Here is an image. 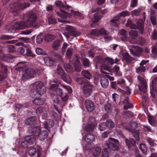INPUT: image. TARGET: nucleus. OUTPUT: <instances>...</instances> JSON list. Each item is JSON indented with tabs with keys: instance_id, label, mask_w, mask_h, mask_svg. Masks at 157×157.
I'll use <instances>...</instances> for the list:
<instances>
[{
	"instance_id": "obj_8",
	"label": "nucleus",
	"mask_w": 157,
	"mask_h": 157,
	"mask_svg": "<svg viewBox=\"0 0 157 157\" xmlns=\"http://www.w3.org/2000/svg\"><path fill=\"white\" fill-rule=\"evenodd\" d=\"M125 143L128 150L134 151L136 152L137 150V148L136 146V141L132 138L125 140Z\"/></svg>"
},
{
	"instance_id": "obj_56",
	"label": "nucleus",
	"mask_w": 157,
	"mask_h": 157,
	"mask_svg": "<svg viewBox=\"0 0 157 157\" xmlns=\"http://www.w3.org/2000/svg\"><path fill=\"white\" fill-rule=\"evenodd\" d=\"M124 89V94H126L128 95H130L131 93V89L128 87L125 86L124 88H123Z\"/></svg>"
},
{
	"instance_id": "obj_3",
	"label": "nucleus",
	"mask_w": 157,
	"mask_h": 157,
	"mask_svg": "<svg viewBox=\"0 0 157 157\" xmlns=\"http://www.w3.org/2000/svg\"><path fill=\"white\" fill-rule=\"evenodd\" d=\"M24 17H27V20L26 22H28V25L30 27L37 29L39 27L38 23L36 22L37 15L36 13L30 11L28 12L26 14H24Z\"/></svg>"
},
{
	"instance_id": "obj_1",
	"label": "nucleus",
	"mask_w": 157,
	"mask_h": 157,
	"mask_svg": "<svg viewBox=\"0 0 157 157\" xmlns=\"http://www.w3.org/2000/svg\"><path fill=\"white\" fill-rule=\"evenodd\" d=\"M106 147H105L102 152V157H109V153L110 151H118L119 150V142L117 140L109 138L108 142H106Z\"/></svg>"
},
{
	"instance_id": "obj_25",
	"label": "nucleus",
	"mask_w": 157,
	"mask_h": 157,
	"mask_svg": "<svg viewBox=\"0 0 157 157\" xmlns=\"http://www.w3.org/2000/svg\"><path fill=\"white\" fill-rule=\"evenodd\" d=\"M44 128H52L54 125V123L52 120H48L43 123Z\"/></svg>"
},
{
	"instance_id": "obj_26",
	"label": "nucleus",
	"mask_w": 157,
	"mask_h": 157,
	"mask_svg": "<svg viewBox=\"0 0 157 157\" xmlns=\"http://www.w3.org/2000/svg\"><path fill=\"white\" fill-rule=\"evenodd\" d=\"M40 128H28V131L33 135L37 136L39 135V132Z\"/></svg>"
},
{
	"instance_id": "obj_23",
	"label": "nucleus",
	"mask_w": 157,
	"mask_h": 157,
	"mask_svg": "<svg viewBox=\"0 0 157 157\" xmlns=\"http://www.w3.org/2000/svg\"><path fill=\"white\" fill-rule=\"evenodd\" d=\"M44 61L45 64L48 66H52L54 64L53 59L49 57H44L43 59Z\"/></svg>"
},
{
	"instance_id": "obj_16",
	"label": "nucleus",
	"mask_w": 157,
	"mask_h": 157,
	"mask_svg": "<svg viewBox=\"0 0 157 157\" xmlns=\"http://www.w3.org/2000/svg\"><path fill=\"white\" fill-rule=\"evenodd\" d=\"M85 106L87 110L90 112L93 111L95 108L94 103L92 101L89 100H86L85 102Z\"/></svg>"
},
{
	"instance_id": "obj_27",
	"label": "nucleus",
	"mask_w": 157,
	"mask_h": 157,
	"mask_svg": "<svg viewBox=\"0 0 157 157\" xmlns=\"http://www.w3.org/2000/svg\"><path fill=\"white\" fill-rule=\"evenodd\" d=\"M123 59L125 60L127 63H131L133 60L132 58L130 56L128 53L127 52H125L123 55Z\"/></svg>"
},
{
	"instance_id": "obj_11",
	"label": "nucleus",
	"mask_w": 157,
	"mask_h": 157,
	"mask_svg": "<svg viewBox=\"0 0 157 157\" xmlns=\"http://www.w3.org/2000/svg\"><path fill=\"white\" fill-rule=\"evenodd\" d=\"M48 108L40 107L37 109L36 113L38 116L41 115L42 118L45 119L48 117Z\"/></svg>"
},
{
	"instance_id": "obj_5",
	"label": "nucleus",
	"mask_w": 157,
	"mask_h": 157,
	"mask_svg": "<svg viewBox=\"0 0 157 157\" xmlns=\"http://www.w3.org/2000/svg\"><path fill=\"white\" fill-rule=\"evenodd\" d=\"M36 75V71L31 68L24 70L22 73L21 80L24 81L35 77Z\"/></svg>"
},
{
	"instance_id": "obj_15",
	"label": "nucleus",
	"mask_w": 157,
	"mask_h": 157,
	"mask_svg": "<svg viewBox=\"0 0 157 157\" xmlns=\"http://www.w3.org/2000/svg\"><path fill=\"white\" fill-rule=\"evenodd\" d=\"M97 123L94 117H90L87 120L86 128H95L97 126Z\"/></svg>"
},
{
	"instance_id": "obj_61",
	"label": "nucleus",
	"mask_w": 157,
	"mask_h": 157,
	"mask_svg": "<svg viewBox=\"0 0 157 157\" xmlns=\"http://www.w3.org/2000/svg\"><path fill=\"white\" fill-rule=\"evenodd\" d=\"M72 53L71 49L68 48L66 52V57L68 59H70L71 57Z\"/></svg>"
},
{
	"instance_id": "obj_46",
	"label": "nucleus",
	"mask_w": 157,
	"mask_h": 157,
	"mask_svg": "<svg viewBox=\"0 0 157 157\" xmlns=\"http://www.w3.org/2000/svg\"><path fill=\"white\" fill-rule=\"evenodd\" d=\"M30 4L28 3H24L19 4L18 6L20 9L23 10L29 6Z\"/></svg>"
},
{
	"instance_id": "obj_62",
	"label": "nucleus",
	"mask_w": 157,
	"mask_h": 157,
	"mask_svg": "<svg viewBox=\"0 0 157 157\" xmlns=\"http://www.w3.org/2000/svg\"><path fill=\"white\" fill-rule=\"evenodd\" d=\"M99 32L100 33V35H108L109 34V32L107 31H106L104 29L101 28L100 30H99Z\"/></svg>"
},
{
	"instance_id": "obj_50",
	"label": "nucleus",
	"mask_w": 157,
	"mask_h": 157,
	"mask_svg": "<svg viewBox=\"0 0 157 157\" xmlns=\"http://www.w3.org/2000/svg\"><path fill=\"white\" fill-rule=\"evenodd\" d=\"M48 23L49 24H54L57 23L56 19L53 16H51L48 18Z\"/></svg>"
},
{
	"instance_id": "obj_12",
	"label": "nucleus",
	"mask_w": 157,
	"mask_h": 157,
	"mask_svg": "<svg viewBox=\"0 0 157 157\" xmlns=\"http://www.w3.org/2000/svg\"><path fill=\"white\" fill-rule=\"evenodd\" d=\"M66 30L69 31L71 36L76 37L80 34V33L78 31L75 30V28L70 25H67L66 27Z\"/></svg>"
},
{
	"instance_id": "obj_51",
	"label": "nucleus",
	"mask_w": 157,
	"mask_h": 157,
	"mask_svg": "<svg viewBox=\"0 0 157 157\" xmlns=\"http://www.w3.org/2000/svg\"><path fill=\"white\" fill-rule=\"evenodd\" d=\"M61 100L64 102H66L68 100L69 95L67 93H63L60 96Z\"/></svg>"
},
{
	"instance_id": "obj_32",
	"label": "nucleus",
	"mask_w": 157,
	"mask_h": 157,
	"mask_svg": "<svg viewBox=\"0 0 157 157\" xmlns=\"http://www.w3.org/2000/svg\"><path fill=\"white\" fill-rule=\"evenodd\" d=\"M110 25L112 27H117L120 24L119 19L114 18L110 21Z\"/></svg>"
},
{
	"instance_id": "obj_54",
	"label": "nucleus",
	"mask_w": 157,
	"mask_h": 157,
	"mask_svg": "<svg viewBox=\"0 0 157 157\" xmlns=\"http://www.w3.org/2000/svg\"><path fill=\"white\" fill-rule=\"evenodd\" d=\"M35 51L36 53L38 55H45L46 54L45 51L40 48H37Z\"/></svg>"
},
{
	"instance_id": "obj_53",
	"label": "nucleus",
	"mask_w": 157,
	"mask_h": 157,
	"mask_svg": "<svg viewBox=\"0 0 157 157\" xmlns=\"http://www.w3.org/2000/svg\"><path fill=\"white\" fill-rule=\"evenodd\" d=\"M141 9L138 8L137 9L132 10L131 13L132 16H138L140 15V12Z\"/></svg>"
},
{
	"instance_id": "obj_41",
	"label": "nucleus",
	"mask_w": 157,
	"mask_h": 157,
	"mask_svg": "<svg viewBox=\"0 0 157 157\" xmlns=\"http://www.w3.org/2000/svg\"><path fill=\"white\" fill-rule=\"evenodd\" d=\"M36 152V149L35 147H30L28 151L29 155L31 156H33Z\"/></svg>"
},
{
	"instance_id": "obj_7",
	"label": "nucleus",
	"mask_w": 157,
	"mask_h": 157,
	"mask_svg": "<svg viewBox=\"0 0 157 157\" xmlns=\"http://www.w3.org/2000/svg\"><path fill=\"white\" fill-rule=\"evenodd\" d=\"M35 140V138L33 136H27L21 142V146L23 147L26 148L31 144H34Z\"/></svg>"
},
{
	"instance_id": "obj_58",
	"label": "nucleus",
	"mask_w": 157,
	"mask_h": 157,
	"mask_svg": "<svg viewBox=\"0 0 157 157\" xmlns=\"http://www.w3.org/2000/svg\"><path fill=\"white\" fill-rule=\"evenodd\" d=\"M56 94L59 96H60L63 93L62 90L59 88L55 89Z\"/></svg>"
},
{
	"instance_id": "obj_59",
	"label": "nucleus",
	"mask_w": 157,
	"mask_h": 157,
	"mask_svg": "<svg viewBox=\"0 0 157 157\" xmlns=\"http://www.w3.org/2000/svg\"><path fill=\"white\" fill-rule=\"evenodd\" d=\"M61 86L65 89L69 93H71L72 92L71 88L69 86L62 84Z\"/></svg>"
},
{
	"instance_id": "obj_28",
	"label": "nucleus",
	"mask_w": 157,
	"mask_h": 157,
	"mask_svg": "<svg viewBox=\"0 0 157 157\" xmlns=\"http://www.w3.org/2000/svg\"><path fill=\"white\" fill-rule=\"evenodd\" d=\"M56 73L61 77L63 76L64 74H65V73L62 67L59 65H58L57 66V69L56 70Z\"/></svg>"
},
{
	"instance_id": "obj_48",
	"label": "nucleus",
	"mask_w": 157,
	"mask_h": 157,
	"mask_svg": "<svg viewBox=\"0 0 157 157\" xmlns=\"http://www.w3.org/2000/svg\"><path fill=\"white\" fill-rule=\"evenodd\" d=\"M26 50V55L27 56L32 57H35V55L33 53L30 48H28Z\"/></svg>"
},
{
	"instance_id": "obj_18",
	"label": "nucleus",
	"mask_w": 157,
	"mask_h": 157,
	"mask_svg": "<svg viewBox=\"0 0 157 157\" xmlns=\"http://www.w3.org/2000/svg\"><path fill=\"white\" fill-rule=\"evenodd\" d=\"M104 126H106L107 128H113L114 124L112 120L109 119L105 122L101 123L99 125L100 128H104Z\"/></svg>"
},
{
	"instance_id": "obj_36",
	"label": "nucleus",
	"mask_w": 157,
	"mask_h": 157,
	"mask_svg": "<svg viewBox=\"0 0 157 157\" xmlns=\"http://www.w3.org/2000/svg\"><path fill=\"white\" fill-rule=\"evenodd\" d=\"M68 15L67 16L69 17H70L71 16H73L75 17H80L81 16V13L77 11H74L73 10H71V13L70 14L68 13Z\"/></svg>"
},
{
	"instance_id": "obj_9",
	"label": "nucleus",
	"mask_w": 157,
	"mask_h": 157,
	"mask_svg": "<svg viewBox=\"0 0 157 157\" xmlns=\"http://www.w3.org/2000/svg\"><path fill=\"white\" fill-rule=\"evenodd\" d=\"M93 86L89 83H85L83 85L82 90L84 96L88 97L91 95L93 91Z\"/></svg>"
},
{
	"instance_id": "obj_30",
	"label": "nucleus",
	"mask_w": 157,
	"mask_h": 157,
	"mask_svg": "<svg viewBox=\"0 0 157 157\" xmlns=\"http://www.w3.org/2000/svg\"><path fill=\"white\" fill-rule=\"evenodd\" d=\"M36 120V117H31L26 120L25 123L27 125L32 124L34 123Z\"/></svg>"
},
{
	"instance_id": "obj_63",
	"label": "nucleus",
	"mask_w": 157,
	"mask_h": 157,
	"mask_svg": "<svg viewBox=\"0 0 157 157\" xmlns=\"http://www.w3.org/2000/svg\"><path fill=\"white\" fill-rule=\"evenodd\" d=\"M138 4V0H131L130 4V6L134 7L136 6Z\"/></svg>"
},
{
	"instance_id": "obj_14",
	"label": "nucleus",
	"mask_w": 157,
	"mask_h": 157,
	"mask_svg": "<svg viewBox=\"0 0 157 157\" xmlns=\"http://www.w3.org/2000/svg\"><path fill=\"white\" fill-rule=\"evenodd\" d=\"M131 20H128L126 24V26H130V28L132 29H137L140 30V33L141 34H142L143 33V25L140 23H137V25H132L131 26Z\"/></svg>"
},
{
	"instance_id": "obj_52",
	"label": "nucleus",
	"mask_w": 157,
	"mask_h": 157,
	"mask_svg": "<svg viewBox=\"0 0 157 157\" xmlns=\"http://www.w3.org/2000/svg\"><path fill=\"white\" fill-rule=\"evenodd\" d=\"M43 38V36L42 34H39L36 38V42L37 44H40L42 41Z\"/></svg>"
},
{
	"instance_id": "obj_40",
	"label": "nucleus",
	"mask_w": 157,
	"mask_h": 157,
	"mask_svg": "<svg viewBox=\"0 0 157 157\" xmlns=\"http://www.w3.org/2000/svg\"><path fill=\"white\" fill-rule=\"evenodd\" d=\"M129 35L130 37L133 39H135L137 36L138 32L136 30H132L129 32Z\"/></svg>"
},
{
	"instance_id": "obj_35",
	"label": "nucleus",
	"mask_w": 157,
	"mask_h": 157,
	"mask_svg": "<svg viewBox=\"0 0 157 157\" xmlns=\"http://www.w3.org/2000/svg\"><path fill=\"white\" fill-rule=\"evenodd\" d=\"M81 73L83 76L88 79H90L92 78L91 73L87 71L83 70Z\"/></svg>"
},
{
	"instance_id": "obj_22",
	"label": "nucleus",
	"mask_w": 157,
	"mask_h": 157,
	"mask_svg": "<svg viewBox=\"0 0 157 157\" xmlns=\"http://www.w3.org/2000/svg\"><path fill=\"white\" fill-rule=\"evenodd\" d=\"M39 135L38 136L40 138V140L41 141H43L47 138L48 135V132L47 130H43L41 132V130L40 129L39 133Z\"/></svg>"
},
{
	"instance_id": "obj_4",
	"label": "nucleus",
	"mask_w": 157,
	"mask_h": 157,
	"mask_svg": "<svg viewBox=\"0 0 157 157\" xmlns=\"http://www.w3.org/2000/svg\"><path fill=\"white\" fill-rule=\"evenodd\" d=\"M65 5H64L62 2L60 1H57L55 2L56 5L59 7L60 11H57L56 13L57 15L63 19H66L68 15V13L65 11L64 10H67L70 8L71 7L67 5L66 2H65Z\"/></svg>"
},
{
	"instance_id": "obj_39",
	"label": "nucleus",
	"mask_w": 157,
	"mask_h": 157,
	"mask_svg": "<svg viewBox=\"0 0 157 157\" xmlns=\"http://www.w3.org/2000/svg\"><path fill=\"white\" fill-rule=\"evenodd\" d=\"M61 77L63 80L67 83H69L71 82V79L68 75L65 74L63 76Z\"/></svg>"
},
{
	"instance_id": "obj_29",
	"label": "nucleus",
	"mask_w": 157,
	"mask_h": 157,
	"mask_svg": "<svg viewBox=\"0 0 157 157\" xmlns=\"http://www.w3.org/2000/svg\"><path fill=\"white\" fill-rule=\"evenodd\" d=\"M61 45V41L59 40L54 41L52 44V47L55 50H57Z\"/></svg>"
},
{
	"instance_id": "obj_24",
	"label": "nucleus",
	"mask_w": 157,
	"mask_h": 157,
	"mask_svg": "<svg viewBox=\"0 0 157 157\" xmlns=\"http://www.w3.org/2000/svg\"><path fill=\"white\" fill-rule=\"evenodd\" d=\"M100 83L102 86L103 88H106L109 85V81L105 76L101 77Z\"/></svg>"
},
{
	"instance_id": "obj_19",
	"label": "nucleus",
	"mask_w": 157,
	"mask_h": 157,
	"mask_svg": "<svg viewBox=\"0 0 157 157\" xmlns=\"http://www.w3.org/2000/svg\"><path fill=\"white\" fill-rule=\"evenodd\" d=\"M129 131L131 132L132 133V136L135 138L137 141H139L140 140L139 137V131L138 130H136L135 129L136 128H125Z\"/></svg>"
},
{
	"instance_id": "obj_10",
	"label": "nucleus",
	"mask_w": 157,
	"mask_h": 157,
	"mask_svg": "<svg viewBox=\"0 0 157 157\" xmlns=\"http://www.w3.org/2000/svg\"><path fill=\"white\" fill-rule=\"evenodd\" d=\"M30 27L28 25V22L26 21L18 22L13 25L12 29L15 30L22 29L25 28Z\"/></svg>"
},
{
	"instance_id": "obj_60",
	"label": "nucleus",
	"mask_w": 157,
	"mask_h": 157,
	"mask_svg": "<svg viewBox=\"0 0 157 157\" xmlns=\"http://www.w3.org/2000/svg\"><path fill=\"white\" fill-rule=\"evenodd\" d=\"M91 34L95 36H99L100 35V33L99 30L93 29L91 32Z\"/></svg>"
},
{
	"instance_id": "obj_6",
	"label": "nucleus",
	"mask_w": 157,
	"mask_h": 157,
	"mask_svg": "<svg viewBox=\"0 0 157 157\" xmlns=\"http://www.w3.org/2000/svg\"><path fill=\"white\" fill-rule=\"evenodd\" d=\"M34 86L35 87L36 91L37 94L41 96L44 94L46 91L45 87L43 83L41 82H36L33 83Z\"/></svg>"
},
{
	"instance_id": "obj_64",
	"label": "nucleus",
	"mask_w": 157,
	"mask_h": 157,
	"mask_svg": "<svg viewBox=\"0 0 157 157\" xmlns=\"http://www.w3.org/2000/svg\"><path fill=\"white\" fill-rule=\"evenodd\" d=\"M37 157H40L41 155V151L42 150V148L40 146H37Z\"/></svg>"
},
{
	"instance_id": "obj_17",
	"label": "nucleus",
	"mask_w": 157,
	"mask_h": 157,
	"mask_svg": "<svg viewBox=\"0 0 157 157\" xmlns=\"http://www.w3.org/2000/svg\"><path fill=\"white\" fill-rule=\"evenodd\" d=\"M134 47V50L132 49H130V52L133 55L139 56L143 52L142 48L138 46H133Z\"/></svg>"
},
{
	"instance_id": "obj_49",
	"label": "nucleus",
	"mask_w": 157,
	"mask_h": 157,
	"mask_svg": "<svg viewBox=\"0 0 157 157\" xmlns=\"http://www.w3.org/2000/svg\"><path fill=\"white\" fill-rule=\"evenodd\" d=\"M101 18L100 16H98L97 13H95L94 15V17L92 19V21L93 22L95 23L98 21Z\"/></svg>"
},
{
	"instance_id": "obj_43",
	"label": "nucleus",
	"mask_w": 157,
	"mask_h": 157,
	"mask_svg": "<svg viewBox=\"0 0 157 157\" xmlns=\"http://www.w3.org/2000/svg\"><path fill=\"white\" fill-rule=\"evenodd\" d=\"M151 52V56L155 58L157 57V47L155 45L152 48Z\"/></svg>"
},
{
	"instance_id": "obj_33",
	"label": "nucleus",
	"mask_w": 157,
	"mask_h": 157,
	"mask_svg": "<svg viewBox=\"0 0 157 157\" xmlns=\"http://www.w3.org/2000/svg\"><path fill=\"white\" fill-rule=\"evenodd\" d=\"M23 62H20L17 64V67H16V70L21 71H24L25 68V66L23 63Z\"/></svg>"
},
{
	"instance_id": "obj_57",
	"label": "nucleus",
	"mask_w": 157,
	"mask_h": 157,
	"mask_svg": "<svg viewBox=\"0 0 157 157\" xmlns=\"http://www.w3.org/2000/svg\"><path fill=\"white\" fill-rule=\"evenodd\" d=\"M120 16L125 17L128 16L130 15V13L127 10L123 11L119 13Z\"/></svg>"
},
{
	"instance_id": "obj_38",
	"label": "nucleus",
	"mask_w": 157,
	"mask_h": 157,
	"mask_svg": "<svg viewBox=\"0 0 157 157\" xmlns=\"http://www.w3.org/2000/svg\"><path fill=\"white\" fill-rule=\"evenodd\" d=\"M104 108L105 111L108 113L111 112L112 110L111 105L109 103H107L105 105Z\"/></svg>"
},
{
	"instance_id": "obj_47",
	"label": "nucleus",
	"mask_w": 157,
	"mask_h": 157,
	"mask_svg": "<svg viewBox=\"0 0 157 157\" xmlns=\"http://www.w3.org/2000/svg\"><path fill=\"white\" fill-rule=\"evenodd\" d=\"M55 36L50 34H48L45 36V39L46 41H49L52 40L55 38Z\"/></svg>"
},
{
	"instance_id": "obj_55",
	"label": "nucleus",
	"mask_w": 157,
	"mask_h": 157,
	"mask_svg": "<svg viewBox=\"0 0 157 157\" xmlns=\"http://www.w3.org/2000/svg\"><path fill=\"white\" fill-rule=\"evenodd\" d=\"M140 148L143 153H145L146 152L147 147L145 144H140Z\"/></svg>"
},
{
	"instance_id": "obj_2",
	"label": "nucleus",
	"mask_w": 157,
	"mask_h": 157,
	"mask_svg": "<svg viewBox=\"0 0 157 157\" xmlns=\"http://www.w3.org/2000/svg\"><path fill=\"white\" fill-rule=\"evenodd\" d=\"M137 79L138 81V86L140 91L141 92V94L142 93L144 94V95L142 96V99L144 101H147V98L146 96V92L147 86V82L146 79L144 77L140 76L137 77Z\"/></svg>"
},
{
	"instance_id": "obj_45",
	"label": "nucleus",
	"mask_w": 157,
	"mask_h": 157,
	"mask_svg": "<svg viewBox=\"0 0 157 157\" xmlns=\"http://www.w3.org/2000/svg\"><path fill=\"white\" fill-rule=\"evenodd\" d=\"M146 70L145 67L144 66H140V67L136 69V71L139 74L143 72H144Z\"/></svg>"
},
{
	"instance_id": "obj_37",
	"label": "nucleus",
	"mask_w": 157,
	"mask_h": 157,
	"mask_svg": "<svg viewBox=\"0 0 157 157\" xmlns=\"http://www.w3.org/2000/svg\"><path fill=\"white\" fill-rule=\"evenodd\" d=\"M101 151V149L100 147H96L94 150L93 151V155L95 157H97L100 154Z\"/></svg>"
},
{
	"instance_id": "obj_34",
	"label": "nucleus",
	"mask_w": 157,
	"mask_h": 157,
	"mask_svg": "<svg viewBox=\"0 0 157 157\" xmlns=\"http://www.w3.org/2000/svg\"><path fill=\"white\" fill-rule=\"evenodd\" d=\"M118 34L120 36H122L121 38L123 40H125L127 38L128 34L127 31L124 29H122L118 32Z\"/></svg>"
},
{
	"instance_id": "obj_31",
	"label": "nucleus",
	"mask_w": 157,
	"mask_h": 157,
	"mask_svg": "<svg viewBox=\"0 0 157 157\" xmlns=\"http://www.w3.org/2000/svg\"><path fill=\"white\" fill-rule=\"evenodd\" d=\"M33 103L36 105H43L44 102V100L43 98H36L33 101Z\"/></svg>"
},
{
	"instance_id": "obj_13",
	"label": "nucleus",
	"mask_w": 157,
	"mask_h": 157,
	"mask_svg": "<svg viewBox=\"0 0 157 157\" xmlns=\"http://www.w3.org/2000/svg\"><path fill=\"white\" fill-rule=\"evenodd\" d=\"M95 61L97 64H101V72L104 73L106 74L107 73L104 71L103 70H105L107 71H109V70L110 69L108 67L105 66V65H103L104 61V60L103 58L97 57L96 58Z\"/></svg>"
},
{
	"instance_id": "obj_42",
	"label": "nucleus",
	"mask_w": 157,
	"mask_h": 157,
	"mask_svg": "<svg viewBox=\"0 0 157 157\" xmlns=\"http://www.w3.org/2000/svg\"><path fill=\"white\" fill-rule=\"evenodd\" d=\"M150 19L153 25H157V17H156L155 15L151 16Z\"/></svg>"
},
{
	"instance_id": "obj_21",
	"label": "nucleus",
	"mask_w": 157,
	"mask_h": 157,
	"mask_svg": "<svg viewBox=\"0 0 157 157\" xmlns=\"http://www.w3.org/2000/svg\"><path fill=\"white\" fill-rule=\"evenodd\" d=\"M94 136L90 133H87L85 136V140L87 143H91L94 140Z\"/></svg>"
},
{
	"instance_id": "obj_20",
	"label": "nucleus",
	"mask_w": 157,
	"mask_h": 157,
	"mask_svg": "<svg viewBox=\"0 0 157 157\" xmlns=\"http://www.w3.org/2000/svg\"><path fill=\"white\" fill-rule=\"evenodd\" d=\"M123 104L124 105V109L127 110L133 107V105L129 102V98L128 96H125L124 100L122 101Z\"/></svg>"
},
{
	"instance_id": "obj_44",
	"label": "nucleus",
	"mask_w": 157,
	"mask_h": 157,
	"mask_svg": "<svg viewBox=\"0 0 157 157\" xmlns=\"http://www.w3.org/2000/svg\"><path fill=\"white\" fill-rule=\"evenodd\" d=\"M117 84L121 87L122 88H124L126 84L124 80L123 79H120L117 80Z\"/></svg>"
}]
</instances>
